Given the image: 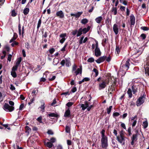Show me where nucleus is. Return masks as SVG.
<instances>
[{
	"instance_id": "473e14b6",
	"label": "nucleus",
	"mask_w": 149,
	"mask_h": 149,
	"mask_svg": "<svg viewBox=\"0 0 149 149\" xmlns=\"http://www.w3.org/2000/svg\"><path fill=\"white\" fill-rule=\"evenodd\" d=\"M145 63L147 66H149V54L148 57L146 58Z\"/></svg>"
},
{
	"instance_id": "c9c22d12",
	"label": "nucleus",
	"mask_w": 149,
	"mask_h": 149,
	"mask_svg": "<svg viewBox=\"0 0 149 149\" xmlns=\"http://www.w3.org/2000/svg\"><path fill=\"white\" fill-rule=\"evenodd\" d=\"M53 64L54 65H56L58 63V60L57 58H54L53 59Z\"/></svg>"
},
{
	"instance_id": "6e6d98bb",
	"label": "nucleus",
	"mask_w": 149,
	"mask_h": 149,
	"mask_svg": "<svg viewBox=\"0 0 149 149\" xmlns=\"http://www.w3.org/2000/svg\"><path fill=\"white\" fill-rule=\"evenodd\" d=\"M55 51V49L54 48H52L49 50V53L51 54H53Z\"/></svg>"
},
{
	"instance_id": "cd10ccee",
	"label": "nucleus",
	"mask_w": 149,
	"mask_h": 149,
	"mask_svg": "<svg viewBox=\"0 0 149 149\" xmlns=\"http://www.w3.org/2000/svg\"><path fill=\"white\" fill-rule=\"evenodd\" d=\"M127 94L128 95L129 97L130 98H131L132 96V91L130 88H129L127 91Z\"/></svg>"
},
{
	"instance_id": "a878e982",
	"label": "nucleus",
	"mask_w": 149,
	"mask_h": 149,
	"mask_svg": "<svg viewBox=\"0 0 149 149\" xmlns=\"http://www.w3.org/2000/svg\"><path fill=\"white\" fill-rule=\"evenodd\" d=\"M142 125L144 129L146 128L148 126V123L147 120L143 122Z\"/></svg>"
},
{
	"instance_id": "052dcab7",
	"label": "nucleus",
	"mask_w": 149,
	"mask_h": 149,
	"mask_svg": "<svg viewBox=\"0 0 149 149\" xmlns=\"http://www.w3.org/2000/svg\"><path fill=\"white\" fill-rule=\"evenodd\" d=\"M56 76H53L52 78H49V80L50 81H53L56 78Z\"/></svg>"
},
{
	"instance_id": "423d86ee",
	"label": "nucleus",
	"mask_w": 149,
	"mask_h": 149,
	"mask_svg": "<svg viewBox=\"0 0 149 149\" xmlns=\"http://www.w3.org/2000/svg\"><path fill=\"white\" fill-rule=\"evenodd\" d=\"M3 108L6 112H12L14 109L13 106H10L8 104L5 103L3 106Z\"/></svg>"
},
{
	"instance_id": "c03bdc74",
	"label": "nucleus",
	"mask_w": 149,
	"mask_h": 149,
	"mask_svg": "<svg viewBox=\"0 0 149 149\" xmlns=\"http://www.w3.org/2000/svg\"><path fill=\"white\" fill-rule=\"evenodd\" d=\"M17 15V13L15 10H13L11 12V15L13 17H15Z\"/></svg>"
},
{
	"instance_id": "774afa93",
	"label": "nucleus",
	"mask_w": 149,
	"mask_h": 149,
	"mask_svg": "<svg viewBox=\"0 0 149 149\" xmlns=\"http://www.w3.org/2000/svg\"><path fill=\"white\" fill-rule=\"evenodd\" d=\"M37 120V121H38L40 123H42V118L41 116H40L38 118Z\"/></svg>"
},
{
	"instance_id": "c756f323",
	"label": "nucleus",
	"mask_w": 149,
	"mask_h": 149,
	"mask_svg": "<svg viewBox=\"0 0 149 149\" xmlns=\"http://www.w3.org/2000/svg\"><path fill=\"white\" fill-rule=\"evenodd\" d=\"M45 103L44 102L39 107V108H38V109L39 108H40L41 109V111L43 112H44L45 111Z\"/></svg>"
},
{
	"instance_id": "9b49d317",
	"label": "nucleus",
	"mask_w": 149,
	"mask_h": 149,
	"mask_svg": "<svg viewBox=\"0 0 149 149\" xmlns=\"http://www.w3.org/2000/svg\"><path fill=\"white\" fill-rule=\"evenodd\" d=\"M56 16L60 18H63L64 17V14L62 10H60L56 12Z\"/></svg>"
},
{
	"instance_id": "e2e57ef3",
	"label": "nucleus",
	"mask_w": 149,
	"mask_h": 149,
	"mask_svg": "<svg viewBox=\"0 0 149 149\" xmlns=\"http://www.w3.org/2000/svg\"><path fill=\"white\" fill-rule=\"evenodd\" d=\"M12 55L11 54H9L8 55V60L10 62L11 61Z\"/></svg>"
},
{
	"instance_id": "a211bd4d",
	"label": "nucleus",
	"mask_w": 149,
	"mask_h": 149,
	"mask_svg": "<svg viewBox=\"0 0 149 149\" xmlns=\"http://www.w3.org/2000/svg\"><path fill=\"white\" fill-rule=\"evenodd\" d=\"M70 59V58H69L65 59V65L67 67H69L71 65V63Z\"/></svg>"
},
{
	"instance_id": "f03ea898",
	"label": "nucleus",
	"mask_w": 149,
	"mask_h": 149,
	"mask_svg": "<svg viewBox=\"0 0 149 149\" xmlns=\"http://www.w3.org/2000/svg\"><path fill=\"white\" fill-rule=\"evenodd\" d=\"M77 66L75 64L72 65V72L74 73L77 76L78 74H81L82 72V67L80 66V68H77Z\"/></svg>"
},
{
	"instance_id": "603ef678",
	"label": "nucleus",
	"mask_w": 149,
	"mask_h": 149,
	"mask_svg": "<svg viewBox=\"0 0 149 149\" xmlns=\"http://www.w3.org/2000/svg\"><path fill=\"white\" fill-rule=\"evenodd\" d=\"M81 107L82 108V109L83 110H84L86 108V107L84 104H82L81 105Z\"/></svg>"
},
{
	"instance_id": "6ab92c4d",
	"label": "nucleus",
	"mask_w": 149,
	"mask_h": 149,
	"mask_svg": "<svg viewBox=\"0 0 149 149\" xmlns=\"http://www.w3.org/2000/svg\"><path fill=\"white\" fill-rule=\"evenodd\" d=\"M90 29V27L88 26L87 28H84L83 29H82V31L84 34H86L87 33L89 30Z\"/></svg>"
},
{
	"instance_id": "f704fd0d",
	"label": "nucleus",
	"mask_w": 149,
	"mask_h": 149,
	"mask_svg": "<svg viewBox=\"0 0 149 149\" xmlns=\"http://www.w3.org/2000/svg\"><path fill=\"white\" fill-rule=\"evenodd\" d=\"M105 132V131L104 130H103L101 132V134H102L101 138L107 137L106 136H105V134H104Z\"/></svg>"
},
{
	"instance_id": "58836bf2",
	"label": "nucleus",
	"mask_w": 149,
	"mask_h": 149,
	"mask_svg": "<svg viewBox=\"0 0 149 149\" xmlns=\"http://www.w3.org/2000/svg\"><path fill=\"white\" fill-rule=\"evenodd\" d=\"M95 61L93 57H91L89 58L87 60V61L90 62L92 63L93 62Z\"/></svg>"
},
{
	"instance_id": "a18cd8bd",
	"label": "nucleus",
	"mask_w": 149,
	"mask_h": 149,
	"mask_svg": "<svg viewBox=\"0 0 149 149\" xmlns=\"http://www.w3.org/2000/svg\"><path fill=\"white\" fill-rule=\"evenodd\" d=\"M67 34L66 33H64L61 34L60 35V37L62 38H65V37L66 36Z\"/></svg>"
},
{
	"instance_id": "bf43d9fd",
	"label": "nucleus",
	"mask_w": 149,
	"mask_h": 149,
	"mask_svg": "<svg viewBox=\"0 0 149 149\" xmlns=\"http://www.w3.org/2000/svg\"><path fill=\"white\" fill-rule=\"evenodd\" d=\"M18 44V42L16 41H14L11 44V45L12 47H14L15 45H17Z\"/></svg>"
},
{
	"instance_id": "680f3d73",
	"label": "nucleus",
	"mask_w": 149,
	"mask_h": 149,
	"mask_svg": "<svg viewBox=\"0 0 149 149\" xmlns=\"http://www.w3.org/2000/svg\"><path fill=\"white\" fill-rule=\"evenodd\" d=\"M140 36L142 38L143 40L145 39L146 37V34L143 33Z\"/></svg>"
},
{
	"instance_id": "bb28decb",
	"label": "nucleus",
	"mask_w": 149,
	"mask_h": 149,
	"mask_svg": "<svg viewBox=\"0 0 149 149\" xmlns=\"http://www.w3.org/2000/svg\"><path fill=\"white\" fill-rule=\"evenodd\" d=\"M46 146L49 148H52L53 146V144L51 142H47L45 144Z\"/></svg>"
},
{
	"instance_id": "7c9ffc66",
	"label": "nucleus",
	"mask_w": 149,
	"mask_h": 149,
	"mask_svg": "<svg viewBox=\"0 0 149 149\" xmlns=\"http://www.w3.org/2000/svg\"><path fill=\"white\" fill-rule=\"evenodd\" d=\"M145 73L146 76H149V68L147 67L145 68Z\"/></svg>"
},
{
	"instance_id": "de8ad7c7",
	"label": "nucleus",
	"mask_w": 149,
	"mask_h": 149,
	"mask_svg": "<svg viewBox=\"0 0 149 149\" xmlns=\"http://www.w3.org/2000/svg\"><path fill=\"white\" fill-rule=\"evenodd\" d=\"M93 71L95 73V77H96L98 74V71L96 69L94 68L93 69Z\"/></svg>"
},
{
	"instance_id": "dca6fc26",
	"label": "nucleus",
	"mask_w": 149,
	"mask_h": 149,
	"mask_svg": "<svg viewBox=\"0 0 149 149\" xmlns=\"http://www.w3.org/2000/svg\"><path fill=\"white\" fill-rule=\"evenodd\" d=\"M22 58L21 57H20L17 58V61L15 63V65L17 67H19L20 64L22 61Z\"/></svg>"
},
{
	"instance_id": "5fc2aeb1",
	"label": "nucleus",
	"mask_w": 149,
	"mask_h": 149,
	"mask_svg": "<svg viewBox=\"0 0 149 149\" xmlns=\"http://www.w3.org/2000/svg\"><path fill=\"white\" fill-rule=\"evenodd\" d=\"M18 30H19V34L20 35H21V26L20 24H19L18 25Z\"/></svg>"
},
{
	"instance_id": "ddd939ff",
	"label": "nucleus",
	"mask_w": 149,
	"mask_h": 149,
	"mask_svg": "<svg viewBox=\"0 0 149 149\" xmlns=\"http://www.w3.org/2000/svg\"><path fill=\"white\" fill-rule=\"evenodd\" d=\"M113 29L115 34L116 35L118 34L119 32V29L118 25L116 24H114Z\"/></svg>"
},
{
	"instance_id": "864d4df0",
	"label": "nucleus",
	"mask_w": 149,
	"mask_h": 149,
	"mask_svg": "<svg viewBox=\"0 0 149 149\" xmlns=\"http://www.w3.org/2000/svg\"><path fill=\"white\" fill-rule=\"evenodd\" d=\"M68 45L67 43H66L64 46L62 48L61 51L62 52H63L65 50V48Z\"/></svg>"
},
{
	"instance_id": "393cba45",
	"label": "nucleus",
	"mask_w": 149,
	"mask_h": 149,
	"mask_svg": "<svg viewBox=\"0 0 149 149\" xmlns=\"http://www.w3.org/2000/svg\"><path fill=\"white\" fill-rule=\"evenodd\" d=\"M29 11V8H25L23 10V13L25 15H27Z\"/></svg>"
},
{
	"instance_id": "0e129e2a",
	"label": "nucleus",
	"mask_w": 149,
	"mask_h": 149,
	"mask_svg": "<svg viewBox=\"0 0 149 149\" xmlns=\"http://www.w3.org/2000/svg\"><path fill=\"white\" fill-rule=\"evenodd\" d=\"M10 89L11 90L13 91V90H15V88L13 84H11L10 85Z\"/></svg>"
},
{
	"instance_id": "4468645a",
	"label": "nucleus",
	"mask_w": 149,
	"mask_h": 149,
	"mask_svg": "<svg viewBox=\"0 0 149 149\" xmlns=\"http://www.w3.org/2000/svg\"><path fill=\"white\" fill-rule=\"evenodd\" d=\"M83 13V12H78L77 13L75 14H73L72 13L70 14L71 16H74L76 18H79L81 14Z\"/></svg>"
},
{
	"instance_id": "2f4dec72",
	"label": "nucleus",
	"mask_w": 149,
	"mask_h": 149,
	"mask_svg": "<svg viewBox=\"0 0 149 149\" xmlns=\"http://www.w3.org/2000/svg\"><path fill=\"white\" fill-rule=\"evenodd\" d=\"M65 132L67 133H70V128L69 126H66L65 127Z\"/></svg>"
},
{
	"instance_id": "5701e85b",
	"label": "nucleus",
	"mask_w": 149,
	"mask_h": 149,
	"mask_svg": "<svg viewBox=\"0 0 149 149\" xmlns=\"http://www.w3.org/2000/svg\"><path fill=\"white\" fill-rule=\"evenodd\" d=\"M82 28H81L77 31V37H78L80 36L82 34Z\"/></svg>"
},
{
	"instance_id": "3c124183",
	"label": "nucleus",
	"mask_w": 149,
	"mask_h": 149,
	"mask_svg": "<svg viewBox=\"0 0 149 149\" xmlns=\"http://www.w3.org/2000/svg\"><path fill=\"white\" fill-rule=\"evenodd\" d=\"M4 49H6L8 52L9 51L10 49V47L8 45H6L4 46Z\"/></svg>"
},
{
	"instance_id": "1a4fd4ad",
	"label": "nucleus",
	"mask_w": 149,
	"mask_h": 149,
	"mask_svg": "<svg viewBox=\"0 0 149 149\" xmlns=\"http://www.w3.org/2000/svg\"><path fill=\"white\" fill-rule=\"evenodd\" d=\"M125 137L124 136H117L116 139L118 142L123 145L125 144Z\"/></svg>"
},
{
	"instance_id": "13d9d810",
	"label": "nucleus",
	"mask_w": 149,
	"mask_h": 149,
	"mask_svg": "<svg viewBox=\"0 0 149 149\" xmlns=\"http://www.w3.org/2000/svg\"><path fill=\"white\" fill-rule=\"evenodd\" d=\"M116 52H117L118 54L120 52V49L119 47L118 46H116Z\"/></svg>"
},
{
	"instance_id": "338daca9",
	"label": "nucleus",
	"mask_w": 149,
	"mask_h": 149,
	"mask_svg": "<svg viewBox=\"0 0 149 149\" xmlns=\"http://www.w3.org/2000/svg\"><path fill=\"white\" fill-rule=\"evenodd\" d=\"M125 6H121L120 7V10L122 11H125Z\"/></svg>"
},
{
	"instance_id": "49530a36",
	"label": "nucleus",
	"mask_w": 149,
	"mask_h": 149,
	"mask_svg": "<svg viewBox=\"0 0 149 149\" xmlns=\"http://www.w3.org/2000/svg\"><path fill=\"white\" fill-rule=\"evenodd\" d=\"M141 29L144 31H148L149 30V29L147 27L143 26L141 27Z\"/></svg>"
},
{
	"instance_id": "f8f14e48",
	"label": "nucleus",
	"mask_w": 149,
	"mask_h": 149,
	"mask_svg": "<svg viewBox=\"0 0 149 149\" xmlns=\"http://www.w3.org/2000/svg\"><path fill=\"white\" fill-rule=\"evenodd\" d=\"M106 56H103L99 58L97 60H95V61L97 63H100L103 62L106 58Z\"/></svg>"
},
{
	"instance_id": "09e8293b",
	"label": "nucleus",
	"mask_w": 149,
	"mask_h": 149,
	"mask_svg": "<svg viewBox=\"0 0 149 149\" xmlns=\"http://www.w3.org/2000/svg\"><path fill=\"white\" fill-rule=\"evenodd\" d=\"M84 37L83 36L81 37L79 41V43L80 45L81 44L83 43V40L84 38Z\"/></svg>"
},
{
	"instance_id": "4c0bfd02",
	"label": "nucleus",
	"mask_w": 149,
	"mask_h": 149,
	"mask_svg": "<svg viewBox=\"0 0 149 149\" xmlns=\"http://www.w3.org/2000/svg\"><path fill=\"white\" fill-rule=\"evenodd\" d=\"M112 108V106H110L109 108L107 109V113L108 114H109L111 112V109Z\"/></svg>"
},
{
	"instance_id": "4d7b16f0",
	"label": "nucleus",
	"mask_w": 149,
	"mask_h": 149,
	"mask_svg": "<svg viewBox=\"0 0 149 149\" xmlns=\"http://www.w3.org/2000/svg\"><path fill=\"white\" fill-rule=\"evenodd\" d=\"M120 115V113L117 112L114 113L113 114V117L118 116H119Z\"/></svg>"
},
{
	"instance_id": "0eeeda50",
	"label": "nucleus",
	"mask_w": 149,
	"mask_h": 149,
	"mask_svg": "<svg viewBox=\"0 0 149 149\" xmlns=\"http://www.w3.org/2000/svg\"><path fill=\"white\" fill-rule=\"evenodd\" d=\"M101 143L102 148H107L108 146L107 137L101 138Z\"/></svg>"
},
{
	"instance_id": "f3484780",
	"label": "nucleus",
	"mask_w": 149,
	"mask_h": 149,
	"mask_svg": "<svg viewBox=\"0 0 149 149\" xmlns=\"http://www.w3.org/2000/svg\"><path fill=\"white\" fill-rule=\"evenodd\" d=\"M102 20V16H99L97 17L95 19L96 22L98 24L100 23L101 21Z\"/></svg>"
},
{
	"instance_id": "37998d69",
	"label": "nucleus",
	"mask_w": 149,
	"mask_h": 149,
	"mask_svg": "<svg viewBox=\"0 0 149 149\" xmlns=\"http://www.w3.org/2000/svg\"><path fill=\"white\" fill-rule=\"evenodd\" d=\"M110 21L109 17L108 16L107 17L105 22L108 25L109 24V22Z\"/></svg>"
},
{
	"instance_id": "69168bd1",
	"label": "nucleus",
	"mask_w": 149,
	"mask_h": 149,
	"mask_svg": "<svg viewBox=\"0 0 149 149\" xmlns=\"http://www.w3.org/2000/svg\"><path fill=\"white\" fill-rule=\"evenodd\" d=\"M47 133L49 135H53L54 134L52 131L51 130H49L47 132Z\"/></svg>"
},
{
	"instance_id": "72a5a7b5",
	"label": "nucleus",
	"mask_w": 149,
	"mask_h": 149,
	"mask_svg": "<svg viewBox=\"0 0 149 149\" xmlns=\"http://www.w3.org/2000/svg\"><path fill=\"white\" fill-rule=\"evenodd\" d=\"M120 3H122L123 5L125 6L127 5V1L125 0H120Z\"/></svg>"
},
{
	"instance_id": "4be33fe9",
	"label": "nucleus",
	"mask_w": 149,
	"mask_h": 149,
	"mask_svg": "<svg viewBox=\"0 0 149 149\" xmlns=\"http://www.w3.org/2000/svg\"><path fill=\"white\" fill-rule=\"evenodd\" d=\"M130 124L132 125V127L133 128L136 125L137 123L136 120H134L130 121Z\"/></svg>"
},
{
	"instance_id": "39448f33",
	"label": "nucleus",
	"mask_w": 149,
	"mask_h": 149,
	"mask_svg": "<svg viewBox=\"0 0 149 149\" xmlns=\"http://www.w3.org/2000/svg\"><path fill=\"white\" fill-rule=\"evenodd\" d=\"M139 135L138 131L136 130L135 131V134H133L131 137V144L133 146L134 144V142L138 140V136Z\"/></svg>"
},
{
	"instance_id": "412c9836",
	"label": "nucleus",
	"mask_w": 149,
	"mask_h": 149,
	"mask_svg": "<svg viewBox=\"0 0 149 149\" xmlns=\"http://www.w3.org/2000/svg\"><path fill=\"white\" fill-rule=\"evenodd\" d=\"M132 89L133 94H135L137 91V88L136 86H132Z\"/></svg>"
},
{
	"instance_id": "e433bc0d",
	"label": "nucleus",
	"mask_w": 149,
	"mask_h": 149,
	"mask_svg": "<svg viewBox=\"0 0 149 149\" xmlns=\"http://www.w3.org/2000/svg\"><path fill=\"white\" fill-rule=\"evenodd\" d=\"M11 74L14 78H15L17 77V75L15 72L11 71Z\"/></svg>"
},
{
	"instance_id": "20e7f679",
	"label": "nucleus",
	"mask_w": 149,
	"mask_h": 149,
	"mask_svg": "<svg viewBox=\"0 0 149 149\" xmlns=\"http://www.w3.org/2000/svg\"><path fill=\"white\" fill-rule=\"evenodd\" d=\"M146 95L143 94L138 98L136 102V105L137 106H140L144 102L146 99Z\"/></svg>"
},
{
	"instance_id": "aec40b11",
	"label": "nucleus",
	"mask_w": 149,
	"mask_h": 149,
	"mask_svg": "<svg viewBox=\"0 0 149 149\" xmlns=\"http://www.w3.org/2000/svg\"><path fill=\"white\" fill-rule=\"evenodd\" d=\"M111 12L113 13L114 15H116L117 13V9L116 7H113L112 8Z\"/></svg>"
},
{
	"instance_id": "7ed1b4c3",
	"label": "nucleus",
	"mask_w": 149,
	"mask_h": 149,
	"mask_svg": "<svg viewBox=\"0 0 149 149\" xmlns=\"http://www.w3.org/2000/svg\"><path fill=\"white\" fill-rule=\"evenodd\" d=\"M102 79V77H100L97 79V81L99 82V89L100 90L104 89L106 86L107 83L104 80L102 79Z\"/></svg>"
},
{
	"instance_id": "9d476101",
	"label": "nucleus",
	"mask_w": 149,
	"mask_h": 149,
	"mask_svg": "<svg viewBox=\"0 0 149 149\" xmlns=\"http://www.w3.org/2000/svg\"><path fill=\"white\" fill-rule=\"evenodd\" d=\"M71 112L69 108L65 110L64 115L65 117H70L71 116Z\"/></svg>"
},
{
	"instance_id": "f257e3e1",
	"label": "nucleus",
	"mask_w": 149,
	"mask_h": 149,
	"mask_svg": "<svg viewBox=\"0 0 149 149\" xmlns=\"http://www.w3.org/2000/svg\"><path fill=\"white\" fill-rule=\"evenodd\" d=\"M130 60L129 59H128L125 64L122 65V67H120L119 72L121 76L125 75L126 72L128 70L130 65Z\"/></svg>"
},
{
	"instance_id": "8fccbe9b",
	"label": "nucleus",
	"mask_w": 149,
	"mask_h": 149,
	"mask_svg": "<svg viewBox=\"0 0 149 149\" xmlns=\"http://www.w3.org/2000/svg\"><path fill=\"white\" fill-rule=\"evenodd\" d=\"M17 66H16V65H15V66L13 67L12 69V71L13 72H15L16 70L18 68Z\"/></svg>"
},
{
	"instance_id": "ea45409f",
	"label": "nucleus",
	"mask_w": 149,
	"mask_h": 149,
	"mask_svg": "<svg viewBox=\"0 0 149 149\" xmlns=\"http://www.w3.org/2000/svg\"><path fill=\"white\" fill-rule=\"evenodd\" d=\"M25 129L26 130V132H27L29 134V132H30L31 131V129L30 128V127L27 126H26L25 127Z\"/></svg>"
},
{
	"instance_id": "79ce46f5",
	"label": "nucleus",
	"mask_w": 149,
	"mask_h": 149,
	"mask_svg": "<svg viewBox=\"0 0 149 149\" xmlns=\"http://www.w3.org/2000/svg\"><path fill=\"white\" fill-rule=\"evenodd\" d=\"M73 104V103L71 102H68L66 104V105L67 106L68 108H69Z\"/></svg>"
},
{
	"instance_id": "b1692460",
	"label": "nucleus",
	"mask_w": 149,
	"mask_h": 149,
	"mask_svg": "<svg viewBox=\"0 0 149 149\" xmlns=\"http://www.w3.org/2000/svg\"><path fill=\"white\" fill-rule=\"evenodd\" d=\"M48 116L49 117H54L56 118H57L58 116V115L54 113H51L48 114Z\"/></svg>"
},
{
	"instance_id": "6e6552de",
	"label": "nucleus",
	"mask_w": 149,
	"mask_h": 149,
	"mask_svg": "<svg viewBox=\"0 0 149 149\" xmlns=\"http://www.w3.org/2000/svg\"><path fill=\"white\" fill-rule=\"evenodd\" d=\"M96 42V48L95 50V55L96 57L100 56L101 54L100 49L98 46V43L97 41H95Z\"/></svg>"
},
{
	"instance_id": "2eb2a0df",
	"label": "nucleus",
	"mask_w": 149,
	"mask_h": 149,
	"mask_svg": "<svg viewBox=\"0 0 149 149\" xmlns=\"http://www.w3.org/2000/svg\"><path fill=\"white\" fill-rule=\"evenodd\" d=\"M130 21L131 25H134L135 23V18L133 15L130 16Z\"/></svg>"
},
{
	"instance_id": "c85d7f7f",
	"label": "nucleus",
	"mask_w": 149,
	"mask_h": 149,
	"mask_svg": "<svg viewBox=\"0 0 149 149\" xmlns=\"http://www.w3.org/2000/svg\"><path fill=\"white\" fill-rule=\"evenodd\" d=\"M88 22V20L84 18L82 19L81 21V23L84 24H85Z\"/></svg>"
},
{
	"instance_id": "a19ab883",
	"label": "nucleus",
	"mask_w": 149,
	"mask_h": 149,
	"mask_svg": "<svg viewBox=\"0 0 149 149\" xmlns=\"http://www.w3.org/2000/svg\"><path fill=\"white\" fill-rule=\"evenodd\" d=\"M41 20L40 19L38 22V24L37 25V29H38L39 27L40 26L41 24Z\"/></svg>"
}]
</instances>
